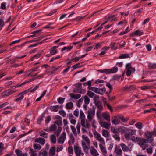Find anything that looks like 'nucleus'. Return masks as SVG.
<instances>
[{
	"instance_id": "nucleus-62",
	"label": "nucleus",
	"mask_w": 156,
	"mask_h": 156,
	"mask_svg": "<svg viewBox=\"0 0 156 156\" xmlns=\"http://www.w3.org/2000/svg\"><path fill=\"white\" fill-rule=\"evenodd\" d=\"M59 112L60 114L63 117H65L66 116V113L63 110L59 111Z\"/></svg>"
},
{
	"instance_id": "nucleus-31",
	"label": "nucleus",
	"mask_w": 156,
	"mask_h": 156,
	"mask_svg": "<svg viewBox=\"0 0 156 156\" xmlns=\"http://www.w3.org/2000/svg\"><path fill=\"white\" fill-rule=\"evenodd\" d=\"M148 67L150 69H155L156 68V64L150 63L149 64Z\"/></svg>"
},
{
	"instance_id": "nucleus-44",
	"label": "nucleus",
	"mask_w": 156,
	"mask_h": 156,
	"mask_svg": "<svg viewBox=\"0 0 156 156\" xmlns=\"http://www.w3.org/2000/svg\"><path fill=\"white\" fill-rule=\"evenodd\" d=\"M80 118L81 119H85V115L84 112L82 110H80Z\"/></svg>"
},
{
	"instance_id": "nucleus-8",
	"label": "nucleus",
	"mask_w": 156,
	"mask_h": 156,
	"mask_svg": "<svg viewBox=\"0 0 156 156\" xmlns=\"http://www.w3.org/2000/svg\"><path fill=\"white\" fill-rule=\"evenodd\" d=\"M66 138V133L65 132H63L59 136L58 139V142L59 143L63 144L64 143Z\"/></svg>"
},
{
	"instance_id": "nucleus-24",
	"label": "nucleus",
	"mask_w": 156,
	"mask_h": 156,
	"mask_svg": "<svg viewBox=\"0 0 156 156\" xmlns=\"http://www.w3.org/2000/svg\"><path fill=\"white\" fill-rule=\"evenodd\" d=\"M58 48V46H55L51 48L50 53L52 55H54L57 53V50L56 49Z\"/></svg>"
},
{
	"instance_id": "nucleus-60",
	"label": "nucleus",
	"mask_w": 156,
	"mask_h": 156,
	"mask_svg": "<svg viewBox=\"0 0 156 156\" xmlns=\"http://www.w3.org/2000/svg\"><path fill=\"white\" fill-rule=\"evenodd\" d=\"M79 113L78 109H76L74 111L73 115L75 116L78 117L79 116Z\"/></svg>"
},
{
	"instance_id": "nucleus-41",
	"label": "nucleus",
	"mask_w": 156,
	"mask_h": 156,
	"mask_svg": "<svg viewBox=\"0 0 156 156\" xmlns=\"http://www.w3.org/2000/svg\"><path fill=\"white\" fill-rule=\"evenodd\" d=\"M84 101L85 104L88 105L90 101V99L87 96H85L84 97Z\"/></svg>"
},
{
	"instance_id": "nucleus-19",
	"label": "nucleus",
	"mask_w": 156,
	"mask_h": 156,
	"mask_svg": "<svg viewBox=\"0 0 156 156\" xmlns=\"http://www.w3.org/2000/svg\"><path fill=\"white\" fill-rule=\"evenodd\" d=\"M82 84L79 83L78 84V92L81 94H84L85 93L86 90L81 88Z\"/></svg>"
},
{
	"instance_id": "nucleus-26",
	"label": "nucleus",
	"mask_w": 156,
	"mask_h": 156,
	"mask_svg": "<svg viewBox=\"0 0 156 156\" xmlns=\"http://www.w3.org/2000/svg\"><path fill=\"white\" fill-rule=\"evenodd\" d=\"M55 146L51 147L49 151V154L51 155H55Z\"/></svg>"
},
{
	"instance_id": "nucleus-59",
	"label": "nucleus",
	"mask_w": 156,
	"mask_h": 156,
	"mask_svg": "<svg viewBox=\"0 0 156 156\" xmlns=\"http://www.w3.org/2000/svg\"><path fill=\"white\" fill-rule=\"evenodd\" d=\"M65 99V98H59L58 99V101L59 103L61 104L64 102Z\"/></svg>"
},
{
	"instance_id": "nucleus-64",
	"label": "nucleus",
	"mask_w": 156,
	"mask_h": 156,
	"mask_svg": "<svg viewBox=\"0 0 156 156\" xmlns=\"http://www.w3.org/2000/svg\"><path fill=\"white\" fill-rule=\"evenodd\" d=\"M54 123L57 124L58 126H61L62 125V121L61 120H58L55 121Z\"/></svg>"
},
{
	"instance_id": "nucleus-32",
	"label": "nucleus",
	"mask_w": 156,
	"mask_h": 156,
	"mask_svg": "<svg viewBox=\"0 0 156 156\" xmlns=\"http://www.w3.org/2000/svg\"><path fill=\"white\" fill-rule=\"evenodd\" d=\"M57 128V126L55 125H52L49 128V130L48 132L55 131Z\"/></svg>"
},
{
	"instance_id": "nucleus-17",
	"label": "nucleus",
	"mask_w": 156,
	"mask_h": 156,
	"mask_svg": "<svg viewBox=\"0 0 156 156\" xmlns=\"http://www.w3.org/2000/svg\"><path fill=\"white\" fill-rule=\"evenodd\" d=\"M17 156H28V154L26 153H23L19 149H16L15 151Z\"/></svg>"
},
{
	"instance_id": "nucleus-52",
	"label": "nucleus",
	"mask_w": 156,
	"mask_h": 156,
	"mask_svg": "<svg viewBox=\"0 0 156 156\" xmlns=\"http://www.w3.org/2000/svg\"><path fill=\"white\" fill-rule=\"evenodd\" d=\"M37 78H33L31 79H28L27 80H26L25 82H23V84H25L26 83H28L29 82H31L32 81H34L36 79H37Z\"/></svg>"
},
{
	"instance_id": "nucleus-22",
	"label": "nucleus",
	"mask_w": 156,
	"mask_h": 156,
	"mask_svg": "<svg viewBox=\"0 0 156 156\" xmlns=\"http://www.w3.org/2000/svg\"><path fill=\"white\" fill-rule=\"evenodd\" d=\"M118 117L124 123L126 122L129 120V119L127 118H125L123 116L119 115H117Z\"/></svg>"
},
{
	"instance_id": "nucleus-3",
	"label": "nucleus",
	"mask_w": 156,
	"mask_h": 156,
	"mask_svg": "<svg viewBox=\"0 0 156 156\" xmlns=\"http://www.w3.org/2000/svg\"><path fill=\"white\" fill-rule=\"evenodd\" d=\"M154 133L153 132H150V131H147L144 133L145 137L148 140V142L152 143L153 141V138L152 135L154 134Z\"/></svg>"
},
{
	"instance_id": "nucleus-14",
	"label": "nucleus",
	"mask_w": 156,
	"mask_h": 156,
	"mask_svg": "<svg viewBox=\"0 0 156 156\" xmlns=\"http://www.w3.org/2000/svg\"><path fill=\"white\" fill-rule=\"evenodd\" d=\"M114 152L116 154V155L120 156L122 154V151L120 148L119 146H116L115 147Z\"/></svg>"
},
{
	"instance_id": "nucleus-20",
	"label": "nucleus",
	"mask_w": 156,
	"mask_h": 156,
	"mask_svg": "<svg viewBox=\"0 0 156 156\" xmlns=\"http://www.w3.org/2000/svg\"><path fill=\"white\" fill-rule=\"evenodd\" d=\"M100 149L104 155H105L107 153V151L105 144L99 145Z\"/></svg>"
},
{
	"instance_id": "nucleus-13",
	"label": "nucleus",
	"mask_w": 156,
	"mask_h": 156,
	"mask_svg": "<svg viewBox=\"0 0 156 156\" xmlns=\"http://www.w3.org/2000/svg\"><path fill=\"white\" fill-rule=\"evenodd\" d=\"M106 89L105 87L99 88H96L95 93L103 95L106 92Z\"/></svg>"
},
{
	"instance_id": "nucleus-47",
	"label": "nucleus",
	"mask_w": 156,
	"mask_h": 156,
	"mask_svg": "<svg viewBox=\"0 0 156 156\" xmlns=\"http://www.w3.org/2000/svg\"><path fill=\"white\" fill-rule=\"evenodd\" d=\"M131 135L129 133H126L125 135L124 136L126 140H130V136Z\"/></svg>"
},
{
	"instance_id": "nucleus-63",
	"label": "nucleus",
	"mask_w": 156,
	"mask_h": 156,
	"mask_svg": "<svg viewBox=\"0 0 156 156\" xmlns=\"http://www.w3.org/2000/svg\"><path fill=\"white\" fill-rule=\"evenodd\" d=\"M100 143L99 145H103L105 144V142L104 139L102 138L101 139V140H99L98 141Z\"/></svg>"
},
{
	"instance_id": "nucleus-42",
	"label": "nucleus",
	"mask_w": 156,
	"mask_h": 156,
	"mask_svg": "<svg viewBox=\"0 0 156 156\" xmlns=\"http://www.w3.org/2000/svg\"><path fill=\"white\" fill-rule=\"evenodd\" d=\"M71 129L72 130V131L73 133V134L75 136H76L77 135V132L75 127L73 125H71L70 126Z\"/></svg>"
},
{
	"instance_id": "nucleus-6",
	"label": "nucleus",
	"mask_w": 156,
	"mask_h": 156,
	"mask_svg": "<svg viewBox=\"0 0 156 156\" xmlns=\"http://www.w3.org/2000/svg\"><path fill=\"white\" fill-rule=\"evenodd\" d=\"M74 150L75 154L76 156H83L84 153L82 152L81 148L78 145L74 146Z\"/></svg>"
},
{
	"instance_id": "nucleus-48",
	"label": "nucleus",
	"mask_w": 156,
	"mask_h": 156,
	"mask_svg": "<svg viewBox=\"0 0 156 156\" xmlns=\"http://www.w3.org/2000/svg\"><path fill=\"white\" fill-rule=\"evenodd\" d=\"M39 133L40 134V136H43L45 138H47L48 136V134L44 132H39Z\"/></svg>"
},
{
	"instance_id": "nucleus-4",
	"label": "nucleus",
	"mask_w": 156,
	"mask_h": 156,
	"mask_svg": "<svg viewBox=\"0 0 156 156\" xmlns=\"http://www.w3.org/2000/svg\"><path fill=\"white\" fill-rule=\"evenodd\" d=\"M148 142V140L146 139L141 138L138 144L143 150H144L147 147L146 144Z\"/></svg>"
},
{
	"instance_id": "nucleus-33",
	"label": "nucleus",
	"mask_w": 156,
	"mask_h": 156,
	"mask_svg": "<svg viewBox=\"0 0 156 156\" xmlns=\"http://www.w3.org/2000/svg\"><path fill=\"white\" fill-rule=\"evenodd\" d=\"M47 152L44 150H41L39 153V155L40 156H47Z\"/></svg>"
},
{
	"instance_id": "nucleus-5",
	"label": "nucleus",
	"mask_w": 156,
	"mask_h": 156,
	"mask_svg": "<svg viewBox=\"0 0 156 156\" xmlns=\"http://www.w3.org/2000/svg\"><path fill=\"white\" fill-rule=\"evenodd\" d=\"M117 70V67L115 66L111 69H104L103 70H98V71L101 73H105L106 74H108L114 73L116 72Z\"/></svg>"
},
{
	"instance_id": "nucleus-39",
	"label": "nucleus",
	"mask_w": 156,
	"mask_h": 156,
	"mask_svg": "<svg viewBox=\"0 0 156 156\" xmlns=\"http://www.w3.org/2000/svg\"><path fill=\"white\" fill-rule=\"evenodd\" d=\"M113 137L117 141H119L120 140V138L119 136V133L118 134H115L113 135Z\"/></svg>"
},
{
	"instance_id": "nucleus-53",
	"label": "nucleus",
	"mask_w": 156,
	"mask_h": 156,
	"mask_svg": "<svg viewBox=\"0 0 156 156\" xmlns=\"http://www.w3.org/2000/svg\"><path fill=\"white\" fill-rule=\"evenodd\" d=\"M132 86H133L132 85L125 86L124 87V90H126L127 91H130L131 90Z\"/></svg>"
},
{
	"instance_id": "nucleus-55",
	"label": "nucleus",
	"mask_w": 156,
	"mask_h": 156,
	"mask_svg": "<svg viewBox=\"0 0 156 156\" xmlns=\"http://www.w3.org/2000/svg\"><path fill=\"white\" fill-rule=\"evenodd\" d=\"M76 128L77 129V134H79L80 133V124H77L76 126Z\"/></svg>"
},
{
	"instance_id": "nucleus-40",
	"label": "nucleus",
	"mask_w": 156,
	"mask_h": 156,
	"mask_svg": "<svg viewBox=\"0 0 156 156\" xmlns=\"http://www.w3.org/2000/svg\"><path fill=\"white\" fill-rule=\"evenodd\" d=\"M99 97L98 95H95L94 97V103L100 102L99 100Z\"/></svg>"
},
{
	"instance_id": "nucleus-57",
	"label": "nucleus",
	"mask_w": 156,
	"mask_h": 156,
	"mask_svg": "<svg viewBox=\"0 0 156 156\" xmlns=\"http://www.w3.org/2000/svg\"><path fill=\"white\" fill-rule=\"evenodd\" d=\"M86 128V127H82L81 129L82 133H87L88 130Z\"/></svg>"
},
{
	"instance_id": "nucleus-54",
	"label": "nucleus",
	"mask_w": 156,
	"mask_h": 156,
	"mask_svg": "<svg viewBox=\"0 0 156 156\" xmlns=\"http://www.w3.org/2000/svg\"><path fill=\"white\" fill-rule=\"evenodd\" d=\"M151 88V86H144L141 87V89L144 90H147V89H150Z\"/></svg>"
},
{
	"instance_id": "nucleus-2",
	"label": "nucleus",
	"mask_w": 156,
	"mask_h": 156,
	"mask_svg": "<svg viewBox=\"0 0 156 156\" xmlns=\"http://www.w3.org/2000/svg\"><path fill=\"white\" fill-rule=\"evenodd\" d=\"M95 113V109H89L87 112V118L89 122L91 121L94 118Z\"/></svg>"
},
{
	"instance_id": "nucleus-11",
	"label": "nucleus",
	"mask_w": 156,
	"mask_h": 156,
	"mask_svg": "<svg viewBox=\"0 0 156 156\" xmlns=\"http://www.w3.org/2000/svg\"><path fill=\"white\" fill-rule=\"evenodd\" d=\"M35 142L39 143L41 145H44L45 143V140L44 138L39 137L35 139Z\"/></svg>"
},
{
	"instance_id": "nucleus-61",
	"label": "nucleus",
	"mask_w": 156,
	"mask_h": 156,
	"mask_svg": "<svg viewBox=\"0 0 156 156\" xmlns=\"http://www.w3.org/2000/svg\"><path fill=\"white\" fill-rule=\"evenodd\" d=\"M68 152L70 154H72L73 153V148L72 147L69 146V147L68 148Z\"/></svg>"
},
{
	"instance_id": "nucleus-38",
	"label": "nucleus",
	"mask_w": 156,
	"mask_h": 156,
	"mask_svg": "<svg viewBox=\"0 0 156 156\" xmlns=\"http://www.w3.org/2000/svg\"><path fill=\"white\" fill-rule=\"evenodd\" d=\"M126 69H131V70L132 69H133V71H135V69L134 68H132L131 67V64L130 63H128L126 65Z\"/></svg>"
},
{
	"instance_id": "nucleus-27",
	"label": "nucleus",
	"mask_w": 156,
	"mask_h": 156,
	"mask_svg": "<svg viewBox=\"0 0 156 156\" xmlns=\"http://www.w3.org/2000/svg\"><path fill=\"white\" fill-rule=\"evenodd\" d=\"M140 138H141L139 136L135 137L134 136H133L131 138L130 140L133 142L135 143L138 142V143Z\"/></svg>"
},
{
	"instance_id": "nucleus-10",
	"label": "nucleus",
	"mask_w": 156,
	"mask_h": 156,
	"mask_svg": "<svg viewBox=\"0 0 156 156\" xmlns=\"http://www.w3.org/2000/svg\"><path fill=\"white\" fill-rule=\"evenodd\" d=\"M101 117L104 119L109 122L110 121V116L109 113L106 112L103 113Z\"/></svg>"
},
{
	"instance_id": "nucleus-46",
	"label": "nucleus",
	"mask_w": 156,
	"mask_h": 156,
	"mask_svg": "<svg viewBox=\"0 0 156 156\" xmlns=\"http://www.w3.org/2000/svg\"><path fill=\"white\" fill-rule=\"evenodd\" d=\"M135 35L136 36H140L143 34V32H141L140 30H137L135 31Z\"/></svg>"
},
{
	"instance_id": "nucleus-25",
	"label": "nucleus",
	"mask_w": 156,
	"mask_h": 156,
	"mask_svg": "<svg viewBox=\"0 0 156 156\" xmlns=\"http://www.w3.org/2000/svg\"><path fill=\"white\" fill-rule=\"evenodd\" d=\"M102 135L106 138L110 136L109 132L106 130L103 129L102 131Z\"/></svg>"
},
{
	"instance_id": "nucleus-30",
	"label": "nucleus",
	"mask_w": 156,
	"mask_h": 156,
	"mask_svg": "<svg viewBox=\"0 0 156 156\" xmlns=\"http://www.w3.org/2000/svg\"><path fill=\"white\" fill-rule=\"evenodd\" d=\"M32 72V71L31 69L25 71V74H24V76L27 77H28L29 76L31 77V75H32V74L31 73Z\"/></svg>"
},
{
	"instance_id": "nucleus-28",
	"label": "nucleus",
	"mask_w": 156,
	"mask_h": 156,
	"mask_svg": "<svg viewBox=\"0 0 156 156\" xmlns=\"http://www.w3.org/2000/svg\"><path fill=\"white\" fill-rule=\"evenodd\" d=\"M50 141L51 143L55 144L56 141V138L55 135H51L50 137Z\"/></svg>"
},
{
	"instance_id": "nucleus-21",
	"label": "nucleus",
	"mask_w": 156,
	"mask_h": 156,
	"mask_svg": "<svg viewBox=\"0 0 156 156\" xmlns=\"http://www.w3.org/2000/svg\"><path fill=\"white\" fill-rule=\"evenodd\" d=\"M120 146L124 151L127 152L129 151H131V150L124 143L121 144Z\"/></svg>"
},
{
	"instance_id": "nucleus-1",
	"label": "nucleus",
	"mask_w": 156,
	"mask_h": 156,
	"mask_svg": "<svg viewBox=\"0 0 156 156\" xmlns=\"http://www.w3.org/2000/svg\"><path fill=\"white\" fill-rule=\"evenodd\" d=\"M82 138L83 139L81 141V145L84 151L86 153L88 154L89 148L90 144V140L87 136L85 135H83L82 136Z\"/></svg>"
},
{
	"instance_id": "nucleus-43",
	"label": "nucleus",
	"mask_w": 156,
	"mask_h": 156,
	"mask_svg": "<svg viewBox=\"0 0 156 156\" xmlns=\"http://www.w3.org/2000/svg\"><path fill=\"white\" fill-rule=\"evenodd\" d=\"M118 129L115 127H112L111 128V131L114 134H118Z\"/></svg>"
},
{
	"instance_id": "nucleus-34",
	"label": "nucleus",
	"mask_w": 156,
	"mask_h": 156,
	"mask_svg": "<svg viewBox=\"0 0 156 156\" xmlns=\"http://www.w3.org/2000/svg\"><path fill=\"white\" fill-rule=\"evenodd\" d=\"M66 107L67 109H71L73 107V103L71 102H69L66 104Z\"/></svg>"
},
{
	"instance_id": "nucleus-58",
	"label": "nucleus",
	"mask_w": 156,
	"mask_h": 156,
	"mask_svg": "<svg viewBox=\"0 0 156 156\" xmlns=\"http://www.w3.org/2000/svg\"><path fill=\"white\" fill-rule=\"evenodd\" d=\"M126 75L127 76H130L132 73H133L135 71H133V69L131 70V69H126Z\"/></svg>"
},
{
	"instance_id": "nucleus-45",
	"label": "nucleus",
	"mask_w": 156,
	"mask_h": 156,
	"mask_svg": "<svg viewBox=\"0 0 156 156\" xmlns=\"http://www.w3.org/2000/svg\"><path fill=\"white\" fill-rule=\"evenodd\" d=\"M87 95L90 97L91 98H93L96 94H95L93 92L90 91H88L87 93Z\"/></svg>"
},
{
	"instance_id": "nucleus-15",
	"label": "nucleus",
	"mask_w": 156,
	"mask_h": 156,
	"mask_svg": "<svg viewBox=\"0 0 156 156\" xmlns=\"http://www.w3.org/2000/svg\"><path fill=\"white\" fill-rule=\"evenodd\" d=\"M118 118L117 116H114L112 120V123L115 125L119 124L120 122V121Z\"/></svg>"
},
{
	"instance_id": "nucleus-23",
	"label": "nucleus",
	"mask_w": 156,
	"mask_h": 156,
	"mask_svg": "<svg viewBox=\"0 0 156 156\" xmlns=\"http://www.w3.org/2000/svg\"><path fill=\"white\" fill-rule=\"evenodd\" d=\"M94 136L95 138L98 141L99 140H101V139L102 138L101 134L99 133L97 131H95L94 132Z\"/></svg>"
},
{
	"instance_id": "nucleus-37",
	"label": "nucleus",
	"mask_w": 156,
	"mask_h": 156,
	"mask_svg": "<svg viewBox=\"0 0 156 156\" xmlns=\"http://www.w3.org/2000/svg\"><path fill=\"white\" fill-rule=\"evenodd\" d=\"M33 147L34 149L40 150L41 148V146L39 144L35 143L33 145Z\"/></svg>"
},
{
	"instance_id": "nucleus-50",
	"label": "nucleus",
	"mask_w": 156,
	"mask_h": 156,
	"mask_svg": "<svg viewBox=\"0 0 156 156\" xmlns=\"http://www.w3.org/2000/svg\"><path fill=\"white\" fill-rule=\"evenodd\" d=\"M129 57V54H123L120 56L119 58H123Z\"/></svg>"
},
{
	"instance_id": "nucleus-7",
	"label": "nucleus",
	"mask_w": 156,
	"mask_h": 156,
	"mask_svg": "<svg viewBox=\"0 0 156 156\" xmlns=\"http://www.w3.org/2000/svg\"><path fill=\"white\" fill-rule=\"evenodd\" d=\"M85 119H81V124L82 127H85L89 130L91 127V126L89 122H86Z\"/></svg>"
},
{
	"instance_id": "nucleus-56",
	"label": "nucleus",
	"mask_w": 156,
	"mask_h": 156,
	"mask_svg": "<svg viewBox=\"0 0 156 156\" xmlns=\"http://www.w3.org/2000/svg\"><path fill=\"white\" fill-rule=\"evenodd\" d=\"M129 131V132L131 135H135L136 134V130L135 129H130L128 130Z\"/></svg>"
},
{
	"instance_id": "nucleus-12",
	"label": "nucleus",
	"mask_w": 156,
	"mask_h": 156,
	"mask_svg": "<svg viewBox=\"0 0 156 156\" xmlns=\"http://www.w3.org/2000/svg\"><path fill=\"white\" fill-rule=\"evenodd\" d=\"M16 90H7L2 94V97H5L9 95L10 94H12L15 92Z\"/></svg>"
},
{
	"instance_id": "nucleus-29",
	"label": "nucleus",
	"mask_w": 156,
	"mask_h": 156,
	"mask_svg": "<svg viewBox=\"0 0 156 156\" xmlns=\"http://www.w3.org/2000/svg\"><path fill=\"white\" fill-rule=\"evenodd\" d=\"M135 126L139 130H141L143 127V124L141 122L136 123Z\"/></svg>"
},
{
	"instance_id": "nucleus-18",
	"label": "nucleus",
	"mask_w": 156,
	"mask_h": 156,
	"mask_svg": "<svg viewBox=\"0 0 156 156\" xmlns=\"http://www.w3.org/2000/svg\"><path fill=\"white\" fill-rule=\"evenodd\" d=\"M70 96L71 97V100H72L73 98L75 99H78L81 97V95L79 94H74L73 93H70Z\"/></svg>"
},
{
	"instance_id": "nucleus-51",
	"label": "nucleus",
	"mask_w": 156,
	"mask_h": 156,
	"mask_svg": "<svg viewBox=\"0 0 156 156\" xmlns=\"http://www.w3.org/2000/svg\"><path fill=\"white\" fill-rule=\"evenodd\" d=\"M62 128L61 127H58V128L57 130L55 131V133L56 134L57 136H59L60 133L62 131Z\"/></svg>"
},
{
	"instance_id": "nucleus-9",
	"label": "nucleus",
	"mask_w": 156,
	"mask_h": 156,
	"mask_svg": "<svg viewBox=\"0 0 156 156\" xmlns=\"http://www.w3.org/2000/svg\"><path fill=\"white\" fill-rule=\"evenodd\" d=\"M99 123L101 126L107 129H109L111 125L110 123H107L102 121L101 120H100L99 122Z\"/></svg>"
},
{
	"instance_id": "nucleus-49",
	"label": "nucleus",
	"mask_w": 156,
	"mask_h": 156,
	"mask_svg": "<svg viewBox=\"0 0 156 156\" xmlns=\"http://www.w3.org/2000/svg\"><path fill=\"white\" fill-rule=\"evenodd\" d=\"M95 105L97 107V108L98 109L103 108L102 104L101 102H99L95 103Z\"/></svg>"
},
{
	"instance_id": "nucleus-16",
	"label": "nucleus",
	"mask_w": 156,
	"mask_h": 156,
	"mask_svg": "<svg viewBox=\"0 0 156 156\" xmlns=\"http://www.w3.org/2000/svg\"><path fill=\"white\" fill-rule=\"evenodd\" d=\"M90 152L91 154L94 156H97L99 154L97 150L93 146L90 147Z\"/></svg>"
},
{
	"instance_id": "nucleus-35",
	"label": "nucleus",
	"mask_w": 156,
	"mask_h": 156,
	"mask_svg": "<svg viewBox=\"0 0 156 156\" xmlns=\"http://www.w3.org/2000/svg\"><path fill=\"white\" fill-rule=\"evenodd\" d=\"M79 57H76L75 58H72L70 61L67 63V65H68L71 62H73L74 61V59H75V62H77L79 60Z\"/></svg>"
},
{
	"instance_id": "nucleus-36",
	"label": "nucleus",
	"mask_w": 156,
	"mask_h": 156,
	"mask_svg": "<svg viewBox=\"0 0 156 156\" xmlns=\"http://www.w3.org/2000/svg\"><path fill=\"white\" fill-rule=\"evenodd\" d=\"M103 108L98 109L96 115L97 117L98 118V119H101V116H100V115L101 114V112L102 111Z\"/></svg>"
}]
</instances>
